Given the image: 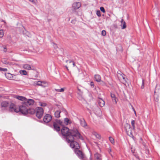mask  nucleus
<instances>
[{
    "instance_id": "nucleus-48",
    "label": "nucleus",
    "mask_w": 160,
    "mask_h": 160,
    "mask_svg": "<svg viewBox=\"0 0 160 160\" xmlns=\"http://www.w3.org/2000/svg\"><path fill=\"white\" fill-rule=\"evenodd\" d=\"M3 51L4 52H6V51H7V48L6 47H4V50H3Z\"/></svg>"
},
{
    "instance_id": "nucleus-41",
    "label": "nucleus",
    "mask_w": 160,
    "mask_h": 160,
    "mask_svg": "<svg viewBox=\"0 0 160 160\" xmlns=\"http://www.w3.org/2000/svg\"><path fill=\"white\" fill-rule=\"evenodd\" d=\"M124 76V74H123L121 76V78H122L125 81V82H126V79H128L127 78H125V77Z\"/></svg>"
},
{
    "instance_id": "nucleus-10",
    "label": "nucleus",
    "mask_w": 160,
    "mask_h": 160,
    "mask_svg": "<svg viewBox=\"0 0 160 160\" xmlns=\"http://www.w3.org/2000/svg\"><path fill=\"white\" fill-rule=\"evenodd\" d=\"M9 110L10 112L14 111L16 112H18V108H16L15 105L13 103H11L10 104Z\"/></svg>"
},
{
    "instance_id": "nucleus-44",
    "label": "nucleus",
    "mask_w": 160,
    "mask_h": 160,
    "mask_svg": "<svg viewBox=\"0 0 160 160\" xmlns=\"http://www.w3.org/2000/svg\"><path fill=\"white\" fill-rule=\"evenodd\" d=\"M90 85L92 87V88H93L94 85V82H91L90 83Z\"/></svg>"
},
{
    "instance_id": "nucleus-33",
    "label": "nucleus",
    "mask_w": 160,
    "mask_h": 160,
    "mask_svg": "<svg viewBox=\"0 0 160 160\" xmlns=\"http://www.w3.org/2000/svg\"><path fill=\"white\" fill-rule=\"evenodd\" d=\"M109 138L111 143H112V144H114V139L112 137H109Z\"/></svg>"
},
{
    "instance_id": "nucleus-46",
    "label": "nucleus",
    "mask_w": 160,
    "mask_h": 160,
    "mask_svg": "<svg viewBox=\"0 0 160 160\" xmlns=\"http://www.w3.org/2000/svg\"><path fill=\"white\" fill-rule=\"evenodd\" d=\"M69 62L70 63L72 62V64H73V67H74L75 66V63L73 61H69Z\"/></svg>"
},
{
    "instance_id": "nucleus-22",
    "label": "nucleus",
    "mask_w": 160,
    "mask_h": 160,
    "mask_svg": "<svg viewBox=\"0 0 160 160\" xmlns=\"http://www.w3.org/2000/svg\"><path fill=\"white\" fill-rule=\"evenodd\" d=\"M61 111H57L55 112L54 116L55 117L58 118L60 117V113Z\"/></svg>"
},
{
    "instance_id": "nucleus-13",
    "label": "nucleus",
    "mask_w": 160,
    "mask_h": 160,
    "mask_svg": "<svg viewBox=\"0 0 160 160\" xmlns=\"http://www.w3.org/2000/svg\"><path fill=\"white\" fill-rule=\"evenodd\" d=\"M95 80L98 82H99L101 81V77L99 74H96L94 75Z\"/></svg>"
},
{
    "instance_id": "nucleus-25",
    "label": "nucleus",
    "mask_w": 160,
    "mask_h": 160,
    "mask_svg": "<svg viewBox=\"0 0 160 160\" xmlns=\"http://www.w3.org/2000/svg\"><path fill=\"white\" fill-rule=\"evenodd\" d=\"M92 134L95 136L96 138L100 139L101 138V136L98 133H97L96 132H92Z\"/></svg>"
},
{
    "instance_id": "nucleus-39",
    "label": "nucleus",
    "mask_w": 160,
    "mask_h": 160,
    "mask_svg": "<svg viewBox=\"0 0 160 160\" xmlns=\"http://www.w3.org/2000/svg\"><path fill=\"white\" fill-rule=\"evenodd\" d=\"M131 151H132V153H133V155H134L135 156V157H137V155L135 154H134V149L132 148H131Z\"/></svg>"
},
{
    "instance_id": "nucleus-23",
    "label": "nucleus",
    "mask_w": 160,
    "mask_h": 160,
    "mask_svg": "<svg viewBox=\"0 0 160 160\" xmlns=\"http://www.w3.org/2000/svg\"><path fill=\"white\" fill-rule=\"evenodd\" d=\"M111 96L112 98L113 102H115L116 104L117 103V101L116 99V98L114 94L111 93Z\"/></svg>"
},
{
    "instance_id": "nucleus-29",
    "label": "nucleus",
    "mask_w": 160,
    "mask_h": 160,
    "mask_svg": "<svg viewBox=\"0 0 160 160\" xmlns=\"http://www.w3.org/2000/svg\"><path fill=\"white\" fill-rule=\"evenodd\" d=\"M117 76L118 78H121V76L123 74L120 71H118L117 72Z\"/></svg>"
},
{
    "instance_id": "nucleus-50",
    "label": "nucleus",
    "mask_w": 160,
    "mask_h": 160,
    "mask_svg": "<svg viewBox=\"0 0 160 160\" xmlns=\"http://www.w3.org/2000/svg\"><path fill=\"white\" fill-rule=\"evenodd\" d=\"M133 108V111H134V112L135 114V115H136V112L135 110V109H134V108Z\"/></svg>"
},
{
    "instance_id": "nucleus-55",
    "label": "nucleus",
    "mask_w": 160,
    "mask_h": 160,
    "mask_svg": "<svg viewBox=\"0 0 160 160\" xmlns=\"http://www.w3.org/2000/svg\"><path fill=\"white\" fill-rule=\"evenodd\" d=\"M82 160H85L84 159H83Z\"/></svg>"
},
{
    "instance_id": "nucleus-3",
    "label": "nucleus",
    "mask_w": 160,
    "mask_h": 160,
    "mask_svg": "<svg viewBox=\"0 0 160 160\" xmlns=\"http://www.w3.org/2000/svg\"><path fill=\"white\" fill-rule=\"evenodd\" d=\"M63 122L60 120L56 119L53 121V125L50 127L53 128L54 129L57 131L59 132L60 130V126L62 125Z\"/></svg>"
},
{
    "instance_id": "nucleus-51",
    "label": "nucleus",
    "mask_w": 160,
    "mask_h": 160,
    "mask_svg": "<svg viewBox=\"0 0 160 160\" xmlns=\"http://www.w3.org/2000/svg\"><path fill=\"white\" fill-rule=\"evenodd\" d=\"M120 48H121V50H122V46H120Z\"/></svg>"
},
{
    "instance_id": "nucleus-12",
    "label": "nucleus",
    "mask_w": 160,
    "mask_h": 160,
    "mask_svg": "<svg viewBox=\"0 0 160 160\" xmlns=\"http://www.w3.org/2000/svg\"><path fill=\"white\" fill-rule=\"evenodd\" d=\"M9 103L8 102L6 101H2L1 104V107L2 110L6 108L9 106Z\"/></svg>"
},
{
    "instance_id": "nucleus-52",
    "label": "nucleus",
    "mask_w": 160,
    "mask_h": 160,
    "mask_svg": "<svg viewBox=\"0 0 160 160\" xmlns=\"http://www.w3.org/2000/svg\"><path fill=\"white\" fill-rule=\"evenodd\" d=\"M111 152V149H110L109 151V153L110 152Z\"/></svg>"
},
{
    "instance_id": "nucleus-27",
    "label": "nucleus",
    "mask_w": 160,
    "mask_h": 160,
    "mask_svg": "<svg viewBox=\"0 0 160 160\" xmlns=\"http://www.w3.org/2000/svg\"><path fill=\"white\" fill-rule=\"evenodd\" d=\"M42 83L45 84L46 82H42L41 81H38L37 82L36 84L37 85L41 86L44 87L45 86H43V85L42 84Z\"/></svg>"
},
{
    "instance_id": "nucleus-28",
    "label": "nucleus",
    "mask_w": 160,
    "mask_h": 160,
    "mask_svg": "<svg viewBox=\"0 0 160 160\" xmlns=\"http://www.w3.org/2000/svg\"><path fill=\"white\" fill-rule=\"evenodd\" d=\"M19 72L20 74L22 75H26L27 74V72L25 70H20Z\"/></svg>"
},
{
    "instance_id": "nucleus-30",
    "label": "nucleus",
    "mask_w": 160,
    "mask_h": 160,
    "mask_svg": "<svg viewBox=\"0 0 160 160\" xmlns=\"http://www.w3.org/2000/svg\"><path fill=\"white\" fill-rule=\"evenodd\" d=\"M64 121L65 123H67V124H68V123H71V121L68 118H66L64 119Z\"/></svg>"
},
{
    "instance_id": "nucleus-43",
    "label": "nucleus",
    "mask_w": 160,
    "mask_h": 160,
    "mask_svg": "<svg viewBox=\"0 0 160 160\" xmlns=\"http://www.w3.org/2000/svg\"><path fill=\"white\" fill-rule=\"evenodd\" d=\"M0 71H7V68H0Z\"/></svg>"
},
{
    "instance_id": "nucleus-36",
    "label": "nucleus",
    "mask_w": 160,
    "mask_h": 160,
    "mask_svg": "<svg viewBox=\"0 0 160 160\" xmlns=\"http://www.w3.org/2000/svg\"><path fill=\"white\" fill-rule=\"evenodd\" d=\"M3 36V32L2 30H0V37L2 38Z\"/></svg>"
},
{
    "instance_id": "nucleus-53",
    "label": "nucleus",
    "mask_w": 160,
    "mask_h": 160,
    "mask_svg": "<svg viewBox=\"0 0 160 160\" xmlns=\"http://www.w3.org/2000/svg\"><path fill=\"white\" fill-rule=\"evenodd\" d=\"M65 67H66V68L68 70V67L67 66H66Z\"/></svg>"
},
{
    "instance_id": "nucleus-38",
    "label": "nucleus",
    "mask_w": 160,
    "mask_h": 160,
    "mask_svg": "<svg viewBox=\"0 0 160 160\" xmlns=\"http://www.w3.org/2000/svg\"><path fill=\"white\" fill-rule=\"evenodd\" d=\"M100 10L103 13L105 12V10L104 8L102 7H101L100 8Z\"/></svg>"
},
{
    "instance_id": "nucleus-20",
    "label": "nucleus",
    "mask_w": 160,
    "mask_h": 160,
    "mask_svg": "<svg viewBox=\"0 0 160 160\" xmlns=\"http://www.w3.org/2000/svg\"><path fill=\"white\" fill-rule=\"evenodd\" d=\"M13 76H14V78H12L13 79L12 80H16L17 81H20V79L18 77V76H20V74L19 75H13Z\"/></svg>"
},
{
    "instance_id": "nucleus-17",
    "label": "nucleus",
    "mask_w": 160,
    "mask_h": 160,
    "mask_svg": "<svg viewBox=\"0 0 160 160\" xmlns=\"http://www.w3.org/2000/svg\"><path fill=\"white\" fill-rule=\"evenodd\" d=\"M95 160H102L101 156L98 153H96L94 155Z\"/></svg>"
},
{
    "instance_id": "nucleus-11",
    "label": "nucleus",
    "mask_w": 160,
    "mask_h": 160,
    "mask_svg": "<svg viewBox=\"0 0 160 160\" xmlns=\"http://www.w3.org/2000/svg\"><path fill=\"white\" fill-rule=\"evenodd\" d=\"M81 6V3L79 2H75L72 5V8L74 10L78 9Z\"/></svg>"
},
{
    "instance_id": "nucleus-40",
    "label": "nucleus",
    "mask_w": 160,
    "mask_h": 160,
    "mask_svg": "<svg viewBox=\"0 0 160 160\" xmlns=\"http://www.w3.org/2000/svg\"><path fill=\"white\" fill-rule=\"evenodd\" d=\"M106 32L104 30H103L102 32V35L103 36H105L106 35Z\"/></svg>"
},
{
    "instance_id": "nucleus-49",
    "label": "nucleus",
    "mask_w": 160,
    "mask_h": 160,
    "mask_svg": "<svg viewBox=\"0 0 160 160\" xmlns=\"http://www.w3.org/2000/svg\"><path fill=\"white\" fill-rule=\"evenodd\" d=\"M75 20H73L71 21V23H75Z\"/></svg>"
},
{
    "instance_id": "nucleus-2",
    "label": "nucleus",
    "mask_w": 160,
    "mask_h": 160,
    "mask_svg": "<svg viewBox=\"0 0 160 160\" xmlns=\"http://www.w3.org/2000/svg\"><path fill=\"white\" fill-rule=\"evenodd\" d=\"M70 146L72 148H74L75 153L81 159H83L85 158V156L82 152L79 150L80 146L77 141H75L72 143H70Z\"/></svg>"
},
{
    "instance_id": "nucleus-6",
    "label": "nucleus",
    "mask_w": 160,
    "mask_h": 160,
    "mask_svg": "<svg viewBox=\"0 0 160 160\" xmlns=\"http://www.w3.org/2000/svg\"><path fill=\"white\" fill-rule=\"evenodd\" d=\"M124 128L127 135L131 137H133L132 132V128H131L130 124L128 123H126L124 125Z\"/></svg>"
},
{
    "instance_id": "nucleus-18",
    "label": "nucleus",
    "mask_w": 160,
    "mask_h": 160,
    "mask_svg": "<svg viewBox=\"0 0 160 160\" xmlns=\"http://www.w3.org/2000/svg\"><path fill=\"white\" fill-rule=\"evenodd\" d=\"M36 112V111L33 108H29L28 109V114H33Z\"/></svg>"
},
{
    "instance_id": "nucleus-1",
    "label": "nucleus",
    "mask_w": 160,
    "mask_h": 160,
    "mask_svg": "<svg viewBox=\"0 0 160 160\" xmlns=\"http://www.w3.org/2000/svg\"><path fill=\"white\" fill-rule=\"evenodd\" d=\"M62 134L65 137L68 143H72L79 139L83 140V137L76 128L69 129L68 128L63 127L61 129Z\"/></svg>"
},
{
    "instance_id": "nucleus-5",
    "label": "nucleus",
    "mask_w": 160,
    "mask_h": 160,
    "mask_svg": "<svg viewBox=\"0 0 160 160\" xmlns=\"http://www.w3.org/2000/svg\"><path fill=\"white\" fill-rule=\"evenodd\" d=\"M19 107L18 112H20L23 115H26L28 114V109L26 107V105L23 103Z\"/></svg>"
},
{
    "instance_id": "nucleus-8",
    "label": "nucleus",
    "mask_w": 160,
    "mask_h": 160,
    "mask_svg": "<svg viewBox=\"0 0 160 160\" xmlns=\"http://www.w3.org/2000/svg\"><path fill=\"white\" fill-rule=\"evenodd\" d=\"M34 103V101L32 99H27L26 98L24 102H22V103H23L25 105L28 106L32 105Z\"/></svg>"
},
{
    "instance_id": "nucleus-45",
    "label": "nucleus",
    "mask_w": 160,
    "mask_h": 160,
    "mask_svg": "<svg viewBox=\"0 0 160 160\" xmlns=\"http://www.w3.org/2000/svg\"><path fill=\"white\" fill-rule=\"evenodd\" d=\"M54 47L55 49H57L58 48V47L56 44L54 43Z\"/></svg>"
},
{
    "instance_id": "nucleus-21",
    "label": "nucleus",
    "mask_w": 160,
    "mask_h": 160,
    "mask_svg": "<svg viewBox=\"0 0 160 160\" xmlns=\"http://www.w3.org/2000/svg\"><path fill=\"white\" fill-rule=\"evenodd\" d=\"M23 67L24 68L26 69L30 70L31 69V68L30 66V65L28 64H25L23 65Z\"/></svg>"
},
{
    "instance_id": "nucleus-9",
    "label": "nucleus",
    "mask_w": 160,
    "mask_h": 160,
    "mask_svg": "<svg viewBox=\"0 0 160 160\" xmlns=\"http://www.w3.org/2000/svg\"><path fill=\"white\" fill-rule=\"evenodd\" d=\"M52 119V117L50 114H47L44 116L43 118V121L46 123L49 122Z\"/></svg>"
},
{
    "instance_id": "nucleus-19",
    "label": "nucleus",
    "mask_w": 160,
    "mask_h": 160,
    "mask_svg": "<svg viewBox=\"0 0 160 160\" xmlns=\"http://www.w3.org/2000/svg\"><path fill=\"white\" fill-rule=\"evenodd\" d=\"M16 98L18 99L21 100L23 102H24L25 99H26L25 97L20 96H16Z\"/></svg>"
},
{
    "instance_id": "nucleus-35",
    "label": "nucleus",
    "mask_w": 160,
    "mask_h": 160,
    "mask_svg": "<svg viewBox=\"0 0 160 160\" xmlns=\"http://www.w3.org/2000/svg\"><path fill=\"white\" fill-rule=\"evenodd\" d=\"M39 105L41 106L44 107L47 105V104L45 103H42V102H40Z\"/></svg>"
},
{
    "instance_id": "nucleus-14",
    "label": "nucleus",
    "mask_w": 160,
    "mask_h": 160,
    "mask_svg": "<svg viewBox=\"0 0 160 160\" xmlns=\"http://www.w3.org/2000/svg\"><path fill=\"white\" fill-rule=\"evenodd\" d=\"M80 124L82 127H85L86 126H87L86 122L84 118H82V119H80Z\"/></svg>"
},
{
    "instance_id": "nucleus-47",
    "label": "nucleus",
    "mask_w": 160,
    "mask_h": 160,
    "mask_svg": "<svg viewBox=\"0 0 160 160\" xmlns=\"http://www.w3.org/2000/svg\"><path fill=\"white\" fill-rule=\"evenodd\" d=\"M30 1H31L32 2H33L34 3L36 4V3L34 2V0H29Z\"/></svg>"
},
{
    "instance_id": "nucleus-26",
    "label": "nucleus",
    "mask_w": 160,
    "mask_h": 160,
    "mask_svg": "<svg viewBox=\"0 0 160 160\" xmlns=\"http://www.w3.org/2000/svg\"><path fill=\"white\" fill-rule=\"evenodd\" d=\"M5 76L7 78L10 79H12L14 78L13 75L9 73H7L5 74Z\"/></svg>"
},
{
    "instance_id": "nucleus-16",
    "label": "nucleus",
    "mask_w": 160,
    "mask_h": 160,
    "mask_svg": "<svg viewBox=\"0 0 160 160\" xmlns=\"http://www.w3.org/2000/svg\"><path fill=\"white\" fill-rule=\"evenodd\" d=\"M99 105L101 107H103L105 105L104 101L102 99H100L98 101Z\"/></svg>"
},
{
    "instance_id": "nucleus-37",
    "label": "nucleus",
    "mask_w": 160,
    "mask_h": 160,
    "mask_svg": "<svg viewBox=\"0 0 160 160\" xmlns=\"http://www.w3.org/2000/svg\"><path fill=\"white\" fill-rule=\"evenodd\" d=\"M96 14L98 17H100L101 16V12L100 11L98 10L96 12Z\"/></svg>"
},
{
    "instance_id": "nucleus-42",
    "label": "nucleus",
    "mask_w": 160,
    "mask_h": 160,
    "mask_svg": "<svg viewBox=\"0 0 160 160\" xmlns=\"http://www.w3.org/2000/svg\"><path fill=\"white\" fill-rule=\"evenodd\" d=\"M141 87L142 89H143L144 88V82L143 79L142 80V84Z\"/></svg>"
},
{
    "instance_id": "nucleus-32",
    "label": "nucleus",
    "mask_w": 160,
    "mask_h": 160,
    "mask_svg": "<svg viewBox=\"0 0 160 160\" xmlns=\"http://www.w3.org/2000/svg\"><path fill=\"white\" fill-rule=\"evenodd\" d=\"M78 90L79 91V92L78 93V94L79 95L80 97H81V98H82V94L83 93V92L82 91H81L80 89L78 88Z\"/></svg>"
},
{
    "instance_id": "nucleus-34",
    "label": "nucleus",
    "mask_w": 160,
    "mask_h": 160,
    "mask_svg": "<svg viewBox=\"0 0 160 160\" xmlns=\"http://www.w3.org/2000/svg\"><path fill=\"white\" fill-rule=\"evenodd\" d=\"M134 123H135L134 120H132V121H131V124H132V128L133 129H134V128H135Z\"/></svg>"
},
{
    "instance_id": "nucleus-7",
    "label": "nucleus",
    "mask_w": 160,
    "mask_h": 160,
    "mask_svg": "<svg viewBox=\"0 0 160 160\" xmlns=\"http://www.w3.org/2000/svg\"><path fill=\"white\" fill-rule=\"evenodd\" d=\"M44 111L41 107L36 108V116L39 119L41 118L43 114Z\"/></svg>"
},
{
    "instance_id": "nucleus-15",
    "label": "nucleus",
    "mask_w": 160,
    "mask_h": 160,
    "mask_svg": "<svg viewBox=\"0 0 160 160\" xmlns=\"http://www.w3.org/2000/svg\"><path fill=\"white\" fill-rule=\"evenodd\" d=\"M121 25L122 29H124L126 28V22L124 21L123 19H122L121 21Z\"/></svg>"
},
{
    "instance_id": "nucleus-4",
    "label": "nucleus",
    "mask_w": 160,
    "mask_h": 160,
    "mask_svg": "<svg viewBox=\"0 0 160 160\" xmlns=\"http://www.w3.org/2000/svg\"><path fill=\"white\" fill-rule=\"evenodd\" d=\"M154 100L158 102L159 99L160 98V86L159 85H157L154 91Z\"/></svg>"
},
{
    "instance_id": "nucleus-31",
    "label": "nucleus",
    "mask_w": 160,
    "mask_h": 160,
    "mask_svg": "<svg viewBox=\"0 0 160 160\" xmlns=\"http://www.w3.org/2000/svg\"><path fill=\"white\" fill-rule=\"evenodd\" d=\"M65 88H61L60 89H55V90L57 92H63L64 91Z\"/></svg>"
},
{
    "instance_id": "nucleus-54",
    "label": "nucleus",
    "mask_w": 160,
    "mask_h": 160,
    "mask_svg": "<svg viewBox=\"0 0 160 160\" xmlns=\"http://www.w3.org/2000/svg\"><path fill=\"white\" fill-rule=\"evenodd\" d=\"M2 97V96L0 95V98H1Z\"/></svg>"
},
{
    "instance_id": "nucleus-24",
    "label": "nucleus",
    "mask_w": 160,
    "mask_h": 160,
    "mask_svg": "<svg viewBox=\"0 0 160 160\" xmlns=\"http://www.w3.org/2000/svg\"><path fill=\"white\" fill-rule=\"evenodd\" d=\"M2 62L4 64L7 65H10L11 63L8 61L7 59L5 58L2 59Z\"/></svg>"
}]
</instances>
